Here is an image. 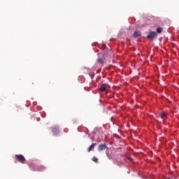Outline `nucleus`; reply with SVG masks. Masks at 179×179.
Listing matches in <instances>:
<instances>
[{
  "mask_svg": "<svg viewBox=\"0 0 179 179\" xmlns=\"http://www.w3.org/2000/svg\"><path fill=\"white\" fill-rule=\"evenodd\" d=\"M15 159H17V161L20 163H22V164H24V163H26V158L22 155H15Z\"/></svg>",
  "mask_w": 179,
  "mask_h": 179,
  "instance_id": "nucleus-1",
  "label": "nucleus"
},
{
  "mask_svg": "<svg viewBox=\"0 0 179 179\" xmlns=\"http://www.w3.org/2000/svg\"><path fill=\"white\" fill-rule=\"evenodd\" d=\"M156 37V32L150 31L148 35H147V38L153 40Z\"/></svg>",
  "mask_w": 179,
  "mask_h": 179,
  "instance_id": "nucleus-2",
  "label": "nucleus"
},
{
  "mask_svg": "<svg viewBox=\"0 0 179 179\" xmlns=\"http://www.w3.org/2000/svg\"><path fill=\"white\" fill-rule=\"evenodd\" d=\"M52 132L54 135H57L59 132V128L57 126H54L51 128Z\"/></svg>",
  "mask_w": 179,
  "mask_h": 179,
  "instance_id": "nucleus-3",
  "label": "nucleus"
},
{
  "mask_svg": "<svg viewBox=\"0 0 179 179\" xmlns=\"http://www.w3.org/2000/svg\"><path fill=\"white\" fill-rule=\"evenodd\" d=\"M107 149H108V147L105 144H101L98 147V150L100 152H101L102 150H107Z\"/></svg>",
  "mask_w": 179,
  "mask_h": 179,
  "instance_id": "nucleus-4",
  "label": "nucleus"
},
{
  "mask_svg": "<svg viewBox=\"0 0 179 179\" xmlns=\"http://www.w3.org/2000/svg\"><path fill=\"white\" fill-rule=\"evenodd\" d=\"M139 36H141V32L138 31H136L134 34H133V37H134L135 38Z\"/></svg>",
  "mask_w": 179,
  "mask_h": 179,
  "instance_id": "nucleus-5",
  "label": "nucleus"
},
{
  "mask_svg": "<svg viewBox=\"0 0 179 179\" xmlns=\"http://www.w3.org/2000/svg\"><path fill=\"white\" fill-rule=\"evenodd\" d=\"M106 90V84H102L101 85V87H100V91L101 92H104Z\"/></svg>",
  "mask_w": 179,
  "mask_h": 179,
  "instance_id": "nucleus-6",
  "label": "nucleus"
},
{
  "mask_svg": "<svg viewBox=\"0 0 179 179\" xmlns=\"http://www.w3.org/2000/svg\"><path fill=\"white\" fill-rule=\"evenodd\" d=\"M95 145H96L95 143H93L91 145H90L89 149H88V152H90L92 150H93Z\"/></svg>",
  "mask_w": 179,
  "mask_h": 179,
  "instance_id": "nucleus-7",
  "label": "nucleus"
},
{
  "mask_svg": "<svg viewBox=\"0 0 179 179\" xmlns=\"http://www.w3.org/2000/svg\"><path fill=\"white\" fill-rule=\"evenodd\" d=\"M166 117H167L166 113H164V112H162V113H160V117H161V118L164 119V118H166Z\"/></svg>",
  "mask_w": 179,
  "mask_h": 179,
  "instance_id": "nucleus-8",
  "label": "nucleus"
},
{
  "mask_svg": "<svg viewBox=\"0 0 179 179\" xmlns=\"http://www.w3.org/2000/svg\"><path fill=\"white\" fill-rule=\"evenodd\" d=\"M162 31V27H158L157 29H156V32L157 34H161Z\"/></svg>",
  "mask_w": 179,
  "mask_h": 179,
  "instance_id": "nucleus-9",
  "label": "nucleus"
},
{
  "mask_svg": "<svg viewBox=\"0 0 179 179\" xmlns=\"http://www.w3.org/2000/svg\"><path fill=\"white\" fill-rule=\"evenodd\" d=\"M92 161H93L95 163H98V159L95 157H93V158H92Z\"/></svg>",
  "mask_w": 179,
  "mask_h": 179,
  "instance_id": "nucleus-10",
  "label": "nucleus"
},
{
  "mask_svg": "<svg viewBox=\"0 0 179 179\" xmlns=\"http://www.w3.org/2000/svg\"><path fill=\"white\" fill-rule=\"evenodd\" d=\"M45 167L44 166H39V171H43V170H45Z\"/></svg>",
  "mask_w": 179,
  "mask_h": 179,
  "instance_id": "nucleus-11",
  "label": "nucleus"
},
{
  "mask_svg": "<svg viewBox=\"0 0 179 179\" xmlns=\"http://www.w3.org/2000/svg\"><path fill=\"white\" fill-rule=\"evenodd\" d=\"M98 63L101 64H103V61L102 60L101 58H99L98 59Z\"/></svg>",
  "mask_w": 179,
  "mask_h": 179,
  "instance_id": "nucleus-12",
  "label": "nucleus"
},
{
  "mask_svg": "<svg viewBox=\"0 0 179 179\" xmlns=\"http://www.w3.org/2000/svg\"><path fill=\"white\" fill-rule=\"evenodd\" d=\"M127 159L129 160V161H132V159L130 157H127Z\"/></svg>",
  "mask_w": 179,
  "mask_h": 179,
  "instance_id": "nucleus-13",
  "label": "nucleus"
},
{
  "mask_svg": "<svg viewBox=\"0 0 179 179\" xmlns=\"http://www.w3.org/2000/svg\"><path fill=\"white\" fill-rule=\"evenodd\" d=\"M166 179H171V178H166Z\"/></svg>",
  "mask_w": 179,
  "mask_h": 179,
  "instance_id": "nucleus-14",
  "label": "nucleus"
}]
</instances>
